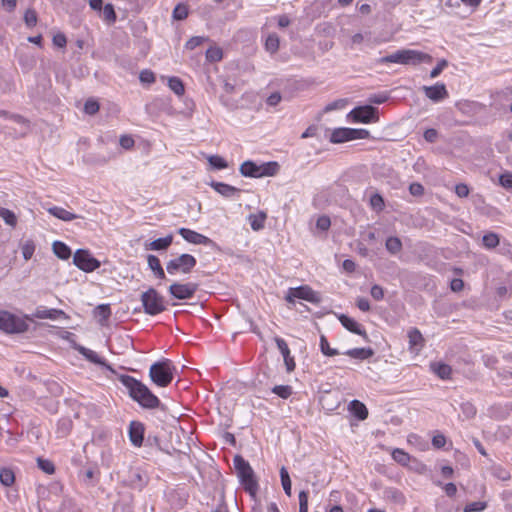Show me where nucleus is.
I'll return each mask as SVG.
<instances>
[{
    "mask_svg": "<svg viewBox=\"0 0 512 512\" xmlns=\"http://www.w3.org/2000/svg\"><path fill=\"white\" fill-rule=\"evenodd\" d=\"M120 380L128 388L130 396L141 406L153 409L160 404L159 399L142 382L128 375H122Z\"/></svg>",
    "mask_w": 512,
    "mask_h": 512,
    "instance_id": "f257e3e1",
    "label": "nucleus"
},
{
    "mask_svg": "<svg viewBox=\"0 0 512 512\" xmlns=\"http://www.w3.org/2000/svg\"><path fill=\"white\" fill-rule=\"evenodd\" d=\"M432 57L424 52L413 49H400L392 54L384 56L379 59V63H397L402 65L416 66L420 63H430Z\"/></svg>",
    "mask_w": 512,
    "mask_h": 512,
    "instance_id": "f03ea898",
    "label": "nucleus"
},
{
    "mask_svg": "<svg viewBox=\"0 0 512 512\" xmlns=\"http://www.w3.org/2000/svg\"><path fill=\"white\" fill-rule=\"evenodd\" d=\"M175 367L168 359L155 362L151 365L149 376L153 383L160 387L168 386L173 380V372Z\"/></svg>",
    "mask_w": 512,
    "mask_h": 512,
    "instance_id": "7ed1b4c3",
    "label": "nucleus"
},
{
    "mask_svg": "<svg viewBox=\"0 0 512 512\" xmlns=\"http://www.w3.org/2000/svg\"><path fill=\"white\" fill-rule=\"evenodd\" d=\"M24 318L16 316L9 311L0 310V330L7 334H19L28 330Z\"/></svg>",
    "mask_w": 512,
    "mask_h": 512,
    "instance_id": "20e7f679",
    "label": "nucleus"
},
{
    "mask_svg": "<svg viewBox=\"0 0 512 512\" xmlns=\"http://www.w3.org/2000/svg\"><path fill=\"white\" fill-rule=\"evenodd\" d=\"M278 169L279 165L276 162H268L257 165L252 161H246L240 166V172L243 176L253 178L274 176Z\"/></svg>",
    "mask_w": 512,
    "mask_h": 512,
    "instance_id": "39448f33",
    "label": "nucleus"
},
{
    "mask_svg": "<svg viewBox=\"0 0 512 512\" xmlns=\"http://www.w3.org/2000/svg\"><path fill=\"white\" fill-rule=\"evenodd\" d=\"M234 465L241 482L251 494L257 490V482L254 478V472L247 461L241 456L234 458Z\"/></svg>",
    "mask_w": 512,
    "mask_h": 512,
    "instance_id": "423d86ee",
    "label": "nucleus"
},
{
    "mask_svg": "<svg viewBox=\"0 0 512 512\" xmlns=\"http://www.w3.org/2000/svg\"><path fill=\"white\" fill-rule=\"evenodd\" d=\"M141 301L145 313L149 315H157L165 310V302L163 297L153 288L142 293Z\"/></svg>",
    "mask_w": 512,
    "mask_h": 512,
    "instance_id": "0eeeda50",
    "label": "nucleus"
},
{
    "mask_svg": "<svg viewBox=\"0 0 512 512\" xmlns=\"http://www.w3.org/2000/svg\"><path fill=\"white\" fill-rule=\"evenodd\" d=\"M196 259L190 254H181L176 258L171 259L166 264V270L169 274L175 275L178 273L187 274L192 271L196 266Z\"/></svg>",
    "mask_w": 512,
    "mask_h": 512,
    "instance_id": "6e6552de",
    "label": "nucleus"
},
{
    "mask_svg": "<svg viewBox=\"0 0 512 512\" xmlns=\"http://www.w3.org/2000/svg\"><path fill=\"white\" fill-rule=\"evenodd\" d=\"M368 135L369 132L364 129L337 128L331 133L330 141L332 143H343L354 139H364Z\"/></svg>",
    "mask_w": 512,
    "mask_h": 512,
    "instance_id": "1a4fd4ad",
    "label": "nucleus"
},
{
    "mask_svg": "<svg viewBox=\"0 0 512 512\" xmlns=\"http://www.w3.org/2000/svg\"><path fill=\"white\" fill-rule=\"evenodd\" d=\"M73 263L85 272H92L100 267V262L92 257L87 250L82 249L75 252Z\"/></svg>",
    "mask_w": 512,
    "mask_h": 512,
    "instance_id": "9d476101",
    "label": "nucleus"
},
{
    "mask_svg": "<svg viewBox=\"0 0 512 512\" xmlns=\"http://www.w3.org/2000/svg\"><path fill=\"white\" fill-rule=\"evenodd\" d=\"M198 285L195 283H174L169 287L171 295L180 300L190 299L197 291Z\"/></svg>",
    "mask_w": 512,
    "mask_h": 512,
    "instance_id": "9b49d317",
    "label": "nucleus"
},
{
    "mask_svg": "<svg viewBox=\"0 0 512 512\" xmlns=\"http://www.w3.org/2000/svg\"><path fill=\"white\" fill-rule=\"evenodd\" d=\"M377 110L372 106H363L353 109L349 116L356 122L369 123L377 119Z\"/></svg>",
    "mask_w": 512,
    "mask_h": 512,
    "instance_id": "f8f14e48",
    "label": "nucleus"
},
{
    "mask_svg": "<svg viewBox=\"0 0 512 512\" xmlns=\"http://www.w3.org/2000/svg\"><path fill=\"white\" fill-rule=\"evenodd\" d=\"M290 294L298 299H303L311 303H319L321 301L319 293L313 291L309 286L290 288Z\"/></svg>",
    "mask_w": 512,
    "mask_h": 512,
    "instance_id": "ddd939ff",
    "label": "nucleus"
},
{
    "mask_svg": "<svg viewBox=\"0 0 512 512\" xmlns=\"http://www.w3.org/2000/svg\"><path fill=\"white\" fill-rule=\"evenodd\" d=\"M178 233L189 243H192V244H202V245H211L213 244V241L196 232V231H193V230H190V229H187V228H180L178 230Z\"/></svg>",
    "mask_w": 512,
    "mask_h": 512,
    "instance_id": "4468645a",
    "label": "nucleus"
},
{
    "mask_svg": "<svg viewBox=\"0 0 512 512\" xmlns=\"http://www.w3.org/2000/svg\"><path fill=\"white\" fill-rule=\"evenodd\" d=\"M425 95L434 102L441 101L448 97V91L444 84L437 83L433 86H423Z\"/></svg>",
    "mask_w": 512,
    "mask_h": 512,
    "instance_id": "2eb2a0df",
    "label": "nucleus"
},
{
    "mask_svg": "<svg viewBox=\"0 0 512 512\" xmlns=\"http://www.w3.org/2000/svg\"><path fill=\"white\" fill-rule=\"evenodd\" d=\"M76 349L88 361L101 365L110 372L115 373L114 369L109 364H107L106 361L103 358H101L95 351L88 349L84 346H78Z\"/></svg>",
    "mask_w": 512,
    "mask_h": 512,
    "instance_id": "dca6fc26",
    "label": "nucleus"
},
{
    "mask_svg": "<svg viewBox=\"0 0 512 512\" xmlns=\"http://www.w3.org/2000/svg\"><path fill=\"white\" fill-rule=\"evenodd\" d=\"M130 441L135 446H141L144 439V425L140 422L133 421L129 426Z\"/></svg>",
    "mask_w": 512,
    "mask_h": 512,
    "instance_id": "f3484780",
    "label": "nucleus"
},
{
    "mask_svg": "<svg viewBox=\"0 0 512 512\" xmlns=\"http://www.w3.org/2000/svg\"><path fill=\"white\" fill-rule=\"evenodd\" d=\"M275 342L284 358V362H285L287 371L288 372L293 371L295 368V362H294V359L290 356V350L288 348L287 343L285 342V340H283L282 338H279V337L275 338Z\"/></svg>",
    "mask_w": 512,
    "mask_h": 512,
    "instance_id": "a211bd4d",
    "label": "nucleus"
},
{
    "mask_svg": "<svg viewBox=\"0 0 512 512\" xmlns=\"http://www.w3.org/2000/svg\"><path fill=\"white\" fill-rule=\"evenodd\" d=\"M33 316L38 319H51L56 320L58 318H67L66 314L62 310L58 309H46L44 307H38Z\"/></svg>",
    "mask_w": 512,
    "mask_h": 512,
    "instance_id": "6ab92c4d",
    "label": "nucleus"
},
{
    "mask_svg": "<svg viewBox=\"0 0 512 512\" xmlns=\"http://www.w3.org/2000/svg\"><path fill=\"white\" fill-rule=\"evenodd\" d=\"M47 211L53 215L54 217L62 220V221H72L75 219H83L82 216L76 215L70 211H67L66 209L58 206H53L47 209Z\"/></svg>",
    "mask_w": 512,
    "mask_h": 512,
    "instance_id": "aec40b11",
    "label": "nucleus"
},
{
    "mask_svg": "<svg viewBox=\"0 0 512 512\" xmlns=\"http://www.w3.org/2000/svg\"><path fill=\"white\" fill-rule=\"evenodd\" d=\"M338 319L341 322V324L350 332L361 335L365 338L367 337L366 332L361 328V326L354 319H352L344 314L339 315Z\"/></svg>",
    "mask_w": 512,
    "mask_h": 512,
    "instance_id": "412c9836",
    "label": "nucleus"
},
{
    "mask_svg": "<svg viewBox=\"0 0 512 512\" xmlns=\"http://www.w3.org/2000/svg\"><path fill=\"white\" fill-rule=\"evenodd\" d=\"M211 187L221 194L222 196L226 198L233 197L235 194H237L240 190L234 186L228 185L226 183L222 182H212Z\"/></svg>",
    "mask_w": 512,
    "mask_h": 512,
    "instance_id": "4be33fe9",
    "label": "nucleus"
},
{
    "mask_svg": "<svg viewBox=\"0 0 512 512\" xmlns=\"http://www.w3.org/2000/svg\"><path fill=\"white\" fill-rule=\"evenodd\" d=\"M431 370L441 379L446 380L451 377L452 368L441 362H433L430 364Z\"/></svg>",
    "mask_w": 512,
    "mask_h": 512,
    "instance_id": "5701e85b",
    "label": "nucleus"
},
{
    "mask_svg": "<svg viewBox=\"0 0 512 512\" xmlns=\"http://www.w3.org/2000/svg\"><path fill=\"white\" fill-rule=\"evenodd\" d=\"M172 242H173V236L168 235L164 238H159V239L152 241L151 243L146 245V249L155 250V251L166 250L172 244Z\"/></svg>",
    "mask_w": 512,
    "mask_h": 512,
    "instance_id": "b1692460",
    "label": "nucleus"
},
{
    "mask_svg": "<svg viewBox=\"0 0 512 512\" xmlns=\"http://www.w3.org/2000/svg\"><path fill=\"white\" fill-rule=\"evenodd\" d=\"M349 409L360 420H364L368 416L366 406L358 400H353L349 405Z\"/></svg>",
    "mask_w": 512,
    "mask_h": 512,
    "instance_id": "393cba45",
    "label": "nucleus"
},
{
    "mask_svg": "<svg viewBox=\"0 0 512 512\" xmlns=\"http://www.w3.org/2000/svg\"><path fill=\"white\" fill-rule=\"evenodd\" d=\"M384 498L388 501H391V502H394L397 504L405 503V497H404L403 493L396 488L385 489Z\"/></svg>",
    "mask_w": 512,
    "mask_h": 512,
    "instance_id": "a878e982",
    "label": "nucleus"
},
{
    "mask_svg": "<svg viewBox=\"0 0 512 512\" xmlns=\"http://www.w3.org/2000/svg\"><path fill=\"white\" fill-rule=\"evenodd\" d=\"M52 248L55 255L60 259L66 260L71 256V249L63 242L55 241Z\"/></svg>",
    "mask_w": 512,
    "mask_h": 512,
    "instance_id": "bb28decb",
    "label": "nucleus"
},
{
    "mask_svg": "<svg viewBox=\"0 0 512 512\" xmlns=\"http://www.w3.org/2000/svg\"><path fill=\"white\" fill-rule=\"evenodd\" d=\"M345 354L356 359H367L371 357L374 352L370 348H354L348 350Z\"/></svg>",
    "mask_w": 512,
    "mask_h": 512,
    "instance_id": "cd10ccee",
    "label": "nucleus"
},
{
    "mask_svg": "<svg viewBox=\"0 0 512 512\" xmlns=\"http://www.w3.org/2000/svg\"><path fill=\"white\" fill-rule=\"evenodd\" d=\"M409 344L411 348H417L423 346V336L418 329H411L408 332Z\"/></svg>",
    "mask_w": 512,
    "mask_h": 512,
    "instance_id": "c85d7f7f",
    "label": "nucleus"
},
{
    "mask_svg": "<svg viewBox=\"0 0 512 512\" xmlns=\"http://www.w3.org/2000/svg\"><path fill=\"white\" fill-rule=\"evenodd\" d=\"M266 214L264 212H260L258 214H253L249 216V221L251 224V228L255 231H258L264 227V222L266 220Z\"/></svg>",
    "mask_w": 512,
    "mask_h": 512,
    "instance_id": "c756f323",
    "label": "nucleus"
},
{
    "mask_svg": "<svg viewBox=\"0 0 512 512\" xmlns=\"http://www.w3.org/2000/svg\"><path fill=\"white\" fill-rule=\"evenodd\" d=\"M15 481V475L12 470L8 468H2L0 470V482L4 486H11Z\"/></svg>",
    "mask_w": 512,
    "mask_h": 512,
    "instance_id": "7c9ffc66",
    "label": "nucleus"
},
{
    "mask_svg": "<svg viewBox=\"0 0 512 512\" xmlns=\"http://www.w3.org/2000/svg\"><path fill=\"white\" fill-rule=\"evenodd\" d=\"M223 58V51L220 47L212 46L206 51V59L210 62H218Z\"/></svg>",
    "mask_w": 512,
    "mask_h": 512,
    "instance_id": "2f4dec72",
    "label": "nucleus"
},
{
    "mask_svg": "<svg viewBox=\"0 0 512 512\" xmlns=\"http://www.w3.org/2000/svg\"><path fill=\"white\" fill-rule=\"evenodd\" d=\"M386 249L392 253L397 254L402 249V243L399 238L397 237H389L386 240Z\"/></svg>",
    "mask_w": 512,
    "mask_h": 512,
    "instance_id": "473e14b6",
    "label": "nucleus"
},
{
    "mask_svg": "<svg viewBox=\"0 0 512 512\" xmlns=\"http://www.w3.org/2000/svg\"><path fill=\"white\" fill-rule=\"evenodd\" d=\"M169 88L178 96L184 94V85L182 81L177 77H172L168 81Z\"/></svg>",
    "mask_w": 512,
    "mask_h": 512,
    "instance_id": "72a5a7b5",
    "label": "nucleus"
},
{
    "mask_svg": "<svg viewBox=\"0 0 512 512\" xmlns=\"http://www.w3.org/2000/svg\"><path fill=\"white\" fill-rule=\"evenodd\" d=\"M265 48L270 53H276L279 49V37L276 34H270L266 39Z\"/></svg>",
    "mask_w": 512,
    "mask_h": 512,
    "instance_id": "f704fd0d",
    "label": "nucleus"
},
{
    "mask_svg": "<svg viewBox=\"0 0 512 512\" xmlns=\"http://www.w3.org/2000/svg\"><path fill=\"white\" fill-rule=\"evenodd\" d=\"M95 315L98 318L99 322L103 324V322L106 321L111 315V309L109 305H99L95 309Z\"/></svg>",
    "mask_w": 512,
    "mask_h": 512,
    "instance_id": "c9c22d12",
    "label": "nucleus"
},
{
    "mask_svg": "<svg viewBox=\"0 0 512 512\" xmlns=\"http://www.w3.org/2000/svg\"><path fill=\"white\" fill-rule=\"evenodd\" d=\"M130 484L133 488L140 490L145 486L146 480L139 471H135L131 474Z\"/></svg>",
    "mask_w": 512,
    "mask_h": 512,
    "instance_id": "e433bc0d",
    "label": "nucleus"
},
{
    "mask_svg": "<svg viewBox=\"0 0 512 512\" xmlns=\"http://www.w3.org/2000/svg\"><path fill=\"white\" fill-rule=\"evenodd\" d=\"M0 217H2L4 222L11 227H15L17 224V217L15 213L8 209L2 208Z\"/></svg>",
    "mask_w": 512,
    "mask_h": 512,
    "instance_id": "4c0bfd02",
    "label": "nucleus"
},
{
    "mask_svg": "<svg viewBox=\"0 0 512 512\" xmlns=\"http://www.w3.org/2000/svg\"><path fill=\"white\" fill-rule=\"evenodd\" d=\"M280 477H281V483H282L285 493L288 496H291V480H290L288 471L286 470L285 467L281 468Z\"/></svg>",
    "mask_w": 512,
    "mask_h": 512,
    "instance_id": "58836bf2",
    "label": "nucleus"
},
{
    "mask_svg": "<svg viewBox=\"0 0 512 512\" xmlns=\"http://www.w3.org/2000/svg\"><path fill=\"white\" fill-rule=\"evenodd\" d=\"M482 241L486 248L491 249L499 244V237L497 234L490 232L483 236Z\"/></svg>",
    "mask_w": 512,
    "mask_h": 512,
    "instance_id": "ea45409f",
    "label": "nucleus"
},
{
    "mask_svg": "<svg viewBox=\"0 0 512 512\" xmlns=\"http://www.w3.org/2000/svg\"><path fill=\"white\" fill-rule=\"evenodd\" d=\"M491 472L493 476L502 481H507L511 477L510 473L500 465H494L491 469Z\"/></svg>",
    "mask_w": 512,
    "mask_h": 512,
    "instance_id": "a19ab883",
    "label": "nucleus"
},
{
    "mask_svg": "<svg viewBox=\"0 0 512 512\" xmlns=\"http://www.w3.org/2000/svg\"><path fill=\"white\" fill-rule=\"evenodd\" d=\"M320 349L322 353L326 356H335L338 355L339 352L336 349L330 347L326 337L322 335L320 337Z\"/></svg>",
    "mask_w": 512,
    "mask_h": 512,
    "instance_id": "79ce46f5",
    "label": "nucleus"
},
{
    "mask_svg": "<svg viewBox=\"0 0 512 512\" xmlns=\"http://www.w3.org/2000/svg\"><path fill=\"white\" fill-rule=\"evenodd\" d=\"M272 392L283 399H287L292 394V388L289 385H278L272 389Z\"/></svg>",
    "mask_w": 512,
    "mask_h": 512,
    "instance_id": "37998d69",
    "label": "nucleus"
},
{
    "mask_svg": "<svg viewBox=\"0 0 512 512\" xmlns=\"http://www.w3.org/2000/svg\"><path fill=\"white\" fill-rule=\"evenodd\" d=\"M208 162L210 163L211 166L217 169H225L228 166L227 162L221 156L218 155L209 156Z\"/></svg>",
    "mask_w": 512,
    "mask_h": 512,
    "instance_id": "c03bdc74",
    "label": "nucleus"
},
{
    "mask_svg": "<svg viewBox=\"0 0 512 512\" xmlns=\"http://www.w3.org/2000/svg\"><path fill=\"white\" fill-rule=\"evenodd\" d=\"M34 252H35V244L33 241H31V240L26 241L22 245V254H23V257L25 260L31 259Z\"/></svg>",
    "mask_w": 512,
    "mask_h": 512,
    "instance_id": "a18cd8bd",
    "label": "nucleus"
},
{
    "mask_svg": "<svg viewBox=\"0 0 512 512\" xmlns=\"http://www.w3.org/2000/svg\"><path fill=\"white\" fill-rule=\"evenodd\" d=\"M486 507H487L486 502H482V501L471 502V503H468L464 507L463 511L464 512H480V511H483Z\"/></svg>",
    "mask_w": 512,
    "mask_h": 512,
    "instance_id": "49530a36",
    "label": "nucleus"
},
{
    "mask_svg": "<svg viewBox=\"0 0 512 512\" xmlns=\"http://www.w3.org/2000/svg\"><path fill=\"white\" fill-rule=\"evenodd\" d=\"M461 411L467 419L473 418L477 412L476 407L470 402L462 403Z\"/></svg>",
    "mask_w": 512,
    "mask_h": 512,
    "instance_id": "de8ad7c7",
    "label": "nucleus"
},
{
    "mask_svg": "<svg viewBox=\"0 0 512 512\" xmlns=\"http://www.w3.org/2000/svg\"><path fill=\"white\" fill-rule=\"evenodd\" d=\"M392 457L396 462L403 465L407 464L410 459L409 455L401 449H395L392 453Z\"/></svg>",
    "mask_w": 512,
    "mask_h": 512,
    "instance_id": "09e8293b",
    "label": "nucleus"
},
{
    "mask_svg": "<svg viewBox=\"0 0 512 512\" xmlns=\"http://www.w3.org/2000/svg\"><path fill=\"white\" fill-rule=\"evenodd\" d=\"M103 18L108 22H114L116 20V13L114 7L111 4L104 6L102 10Z\"/></svg>",
    "mask_w": 512,
    "mask_h": 512,
    "instance_id": "8fccbe9b",
    "label": "nucleus"
},
{
    "mask_svg": "<svg viewBox=\"0 0 512 512\" xmlns=\"http://www.w3.org/2000/svg\"><path fill=\"white\" fill-rule=\"evenodd\" d=\"M39 468L47 474H53L55 471L54 464L45 459L38 458L37 460Z\"/></svg>",
    "mask_w": 512,
    "mask_h": 512,
    "instance_id": "3c124183",
    "label": "nucleus"
},
{
    "mask_svg": "<svg viewBox=\"0 0 512 512\" xmlns=\"http://www.w3.org/2000/svg\"><path fill=\"white\" fill-rule=\"evenodd\" d=\"M188 15V9L185 5L179 4L174 8L173 17L176 20H184Z\"/></svg>",
    "mask_w": 512,
    "mask_h": 512,
    "instance_id": "603ef678",
    "label": "nucleus"
},
{
    "mask_svg": "<svg viewBox=\"0 0 512 512\" xmlns=\"http://www.w3.org/2000/svg\"><path fill=\"white\" fill-rule=\"evenodd\" d=\"M24 21L28 27H33L37 23V14L35 10L28 9L24 15Z\"/></svg>",
    "mask_w": 512,
    "mask_h": 512,
    "instance_id": "864d4df0",
    "label": "nucleus"
},
{
    "mask_svg": "<svg viewBox=\"0 0 512 512\" xmlns=\"http://www.w3.org/2000/svg\"><path fill=\"white\" fill-rule=\"evenodd\" d=\"M347 104V100L346 99H338L334 102H331L329 103L325 108H324V111L325 112H330V111H333V110H338V109H342L346 106Z\"/></svg>",
    "mask_w": 512,
    "mask_h": 512,
    "instance_id": "5fc2aeb1",
    "label": "nucleus"
},
{
    "mask_svg": "<svg viewBox=\"0 0 512 512\" xmlns=\"http://www.w3.org/2000/svg\"><path fill=\"white\" fill-rule=\"evenodd\" d=\"M299 512H308V492L300 491L299 493Z\"/></svg>",
    "mask_w": 512,
    "mask_h": 512,
    "instance_id": "6e6d98bb",
    "label": "nucleus"
},
{
    "mask_svg": "<svg viewBox=\"0 0 512 512\" xmlns=\"http://www.w3.org/2000/svg\"><path fill=\"white\" fill-rule=\"evenodd\" d=\"M370 204L373 209L381 211L384 207L383 198L379 194H374L370 198Z\"/></svg>",
    "mask_w": 512,
    "mask_h": 512,
    "instance_id": "4d7b16f0",
    "label": "nucleus"
},
{
    "mask_svg": "<svg viewBox=\"0 0 512 512\" xmlns=\"http://www.w3.org/2000/svg\"><path fill=\"white\" fill-rule=\"evenodd\" d=\"M99 110V104L94 100H87L84 106V111L89 114L93 115Z\"/></svg>",
    "mask_w": 512,
    "mask_h": 512,
    "instance_id": "13d9d810",
    "label": "nucleus"
},
{
    "mask_svg": "<svg viewBox=\"0 0 512 512\" xmlns=\"http://www.w3.org/2000/svg\"><path fill=\"white\" fill-rule=\"evenodd\" d=\"M331 225L330 218L327 216H321L317 219L316 227L321 231H326Z\"/></svg>",
    "mask_w": 512,
    "mask_h": 512,
    "instance_id": "bf43d9fd",
    "label": "nucleus"
},
{
    "mask_svg": "<svg viewBox=\"0 0 512 512\" xmlns=\"http://www.w3.org/2000/svg\"><path fill=\"white\" fill-rule=\"evenodd\" d=\"M447 66H448V62L445 59L440 60L437 64V66L435 68H433L432 71L430 72V77L431 78L438 77L441 74V72L443 71V69Z\"/></svg>",
    "mask_w": 512,
    "mask_h": 512,
    "instance_id": "052dcab7",
    "label": "nucleus"
},
{
    "mask_svg": "<svg viewBox=\"0 0 512 512\" xmlns=\"http://www.w3.org/2000/svg\"><path fill=\"white\" fill-rule=\"evenodd\" d=\"M205 40L206 38L200 36L192 37L187 41L186 48L189 50H193L197 46L201 45Z\"/></svg>",
    "mask_w": 512,
    "mask_h": 512,
    "instance_id": "680f3d73",
    "label": "nucleus"
},
{
    "mask_svg": "<svg viewBox=\"0 0 512 512\" xmlns=\"http://www.w3.org/2000/svg\"><path fill=\"white\" fill-rule=\"evenodd\" d=\"M139 78L142 83L150 84L155 81L154 73L150 70L141 71Z\"/></svg>",
    "mask_w": 512,
    "mask_h": 512,
    "instance_id": "e2e57ef3",
    "label": "nucleus"
},
{
    "mask_svg": "<svg viewBox=\"0 0 512 512\" xmlns=\"http://www.w3.org/2000/svg\"><path fill=\"white\" fill-rule=\"evenodd\" d=\"M148 266L153 271L156 272L158 269L162 268L159 259L154 255H149L147 258Z\"/></svg>",
    "mask_w": 512,
    "mask_h": 512,
    "instance_id": "0e129e2a",
    "label": "nucleus"
},
{
    "mask_svg": "<svg viewBox=\"0 0 512 512\" xmlns=\"http://www.w3.org/2000/svg\"><path fill=\"white\" fill-rule=\"evenodd\" d=\"M370 293H371V296H372L375 300H377V301L382 300V299H383V297H384V290H383V288H382L381 286H379V285H373V286H372V288H371Z\"/></svg>",
    "mask_w": 512,
    "mask_h": 512,
    "instance_id": "69168bd1",
    "label": "nucleus"
},
{
    "mask_svg": "<svg viewBox=\"0 0 512 512\" xmlns=\"http://www.w3.org/2000/svg\"><path fill=\"white\" fill-rule=\"evenodd\" d=\"M120 145L124 149H131L134 146V140L132 137L124 135L120 138Z\"/></svg>",
    "mask_w": 512,
    "mask_h": 512,
    "instance_id": "338daca9",
    "label": "nucleus"
},
{
    "mask_svg": "<svg viewBox=\"0 0 512 512\" xmlns=\"http://www.w3.org/2000/svg\"><path fill=\"white\" fill-rule=\"evenodd\" d=\"M500 184L505 188H512V174L501 175Z\"/></svg>",
    "mask_w": 512,
    "mask_h": 512,
    "instance_id": "774afa93",
    "label": "nucleus"
}]
</instances>
